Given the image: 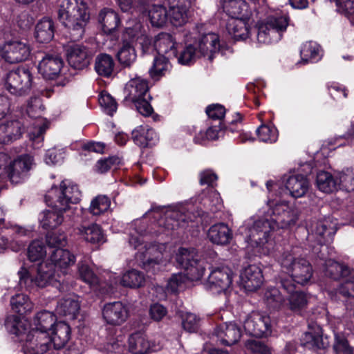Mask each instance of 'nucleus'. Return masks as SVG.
Here are the masks:
<instances>
[{
	"instance_id": "20",
	"label": "nucleus",
	"mask_w": 354,
	"mask_h": 354,
	"mask_svg": "<svg viewBox=\"0 0 354 354\" xmlns=\"http://www.w3.org/2000/svg\"><path fill=\"white\" fill-rule=\"evenodd\" d=\"M102 317L108 324L119 326L127 320L128 310L120 301L107 303L102 308Z\"/></svg>"
},
{
	"instance_id": "50",
	"label": "nucleus",
	"mask_w": 354,
	"mask_h": 354,
	"mask_svg": "<svg viewBox=\"0 0 354 354\" xmlns=\"http://www.w3.org/2000/svg\"><path fill=\"white\" fill-rule=\"evenodd\" d=\"M153 131L140 126L134 129L132 133V139L133 142L140 147H147L149 145V141L153 138Z\"/></svg>"
},
{
	"instance_id": "40",
	"label": "nucleus",
	"mask_w": 354,
	"mask_h": 354,
	"mask_svg": "<svg viewBox=\"0 0 354 354\" xmlns=\"http://www.w3.org/2000/svg\"><path fill=\"white\" fill-rule=\"evenodd\" d=\"M50 260L54 267L66 268L75 263V257L67 250L57 248L51 252Z\"/></svg>"
},
{
	"instance_id": "25",
	"label": "nucleus",
	"mask_w": 354,
	"mask_h": 354,
	"mask_svg": "<svg viewBox=\"0 0 354 354\" xmlns=\"http://www.w3.org/2000/svg\"><path fill=\"white\" fill-rule=\"evenodd\" d=\"M211 288L217 292L226 290L232 282V271L227 268H217L211 272L207 279Z\"/></svg>"
},
{
	"instance_id": "56",
	"label": "nucleus",
	"mask_w": 354,
	"mask_h": 354,
	"mask_svg": "<svg viewBox=\"0 0 354 354\" xmlns=\"http://www.w3.org/2000/svg\"><path fill=\"white\" fill-rule=\"evenodd\" d=\"M110 200L106 196H97L92 201L89 208L93 215H100L106 212L110 207Z\"/></svg>"
},
{
	"instance_id": "29",
	"label": "nucleus",
	"mask_w": 354,
	"mask_h": 354,
	"mask_svg": "<svg viewBox=\"0 0 354 354\" xmlns=\"http://www.w3.org/2000/svg\"><path fill=\"white\" fill-rule=\"evenodd\" d=\"M324 272L326 277L333 280H339L351 274L353 269L344 263L329 259L325 261Z\"/></svg>"
},
{
	"instance_id": "42",
	"label": "nucleus",
	"mask_w": 354,
	"mask_h": 354,
	"mask_svg": "<svg viewBox=\"0 0 354 354\" xmlns=\"http://www.w3.org/2000/svg\"><path fill=\"white\" fill-rule=\"evenodd\" d=\"M149 17L151 25L157 28L163 27L169 19L168 12L162 5H153L149 10Z\"/></svg>"
},
{
	"instance_id": "46",
	"label": "nucleus",
	"mask_w": 354,
	"mask_h": 354,
	"mask_svg": "<svg viewBox=\"0 0 354 354\" xmlns=\"http://www.w3.org/2000/svg\"><path fill=\"white\" fill-rule=\"evenodd\" d=\"M10 304L12 309L19 315H24L30 312L33 308L32 303L28 297L24 294H17L11 297Z\"/></svg>"
},
{
	"instance_id": "13",
	"label": "nucleus",
	"mask_w": 354,
	"mask_h": 354,
	"mask_svg": "<svg viewBox=\"0 0 354 354\" xmlns=\"http://www.w3.org/2000/svg\"><path fill=\"white\" fill-rule=\"evenodd\" d=\"M163 254L158 246L153 244L145 245L142 251L136 254V259L141 268L147 272L155 273L162 262Z\"/></svg>"
},
{
	"instance_id": "8",
	"label": "nucleus",
	"mask_w": 354,
	"mask_h": 354,
	"mask_svg": "<svg viewBox=\"0 0 354 354\" xmlns=\"http://www.w3.org/2000/svg\"><path fill=\"white\" fill-rule=\"evenodd\" d=\"M34 157L30 154H21L12 160L3 169L6 177L12 184L23 183L30 175L35 166Z\"/></svg>"
},
{
	"instance_id": "12",
	"label": "nucleus",
	"mask_w": 354,
	"mask_h": 354,
	"mask_svg": "<svg viewBox=\"0 0 354 354\" xmlns=\"http://www.w3.org/2000/svg\"><path fill=\"white\" fill-rule=\"evenodd\" d=\"M336 230V223H333L329 218H325L316 223L313 232L316 236L318 245L314 247L313 252L320 259H324L326 257L324 252L327 248L324 245L332 239Z\"/></svg>"
},
{
	"instance_id": "14",
	"label": "nucleus",
	"mask_w": 354,
	"mask_h": 354,
	"mask_svg": "<svg viewBox=\"0 0 354 354\" xmlns=\"http://www.w3.org/2000/svg\"><path fill=\"white\" fill-rule=\"evenodd\" d=\"M243 327L245 332L251 336H267L271 332L270 318L269 316L253 312L245 320Z\"/></svg>"
},
{
	"instance_id": "31",
	"label": "nucleus",
	"mask_w": 354,
	"mask_h": 354,
	"mask_svg": "<svg viewBox=\"0 0 354 354\" xmlns=\"http://www.w3.org/2000/svg\"><path fill=\"white\" fill-rule=\"evenodd\" d=\"M56 310L59 315L75 319L80 313V303L75 296H68L58 301Z\"/></svg>"
},
{
	"instance_id": "37",
	"label": "nucleus",
	"mask_w": 354,
	"mask_h": 354,
	"mask_svg": "<svg viewBox=\"0 0 354 354\" xmlns=\"http://www.w3.org/2000/svg\"><path fill=\"white\" fill-rule=\"evenodd\" d=\"M316 184L318 189L324 193H332L338 189V180L328 171H320L317 174Z\"/></svg>"
},
{
	"instance_id": "39",
	"label": "nucleus",
	"mask_w": 354,
	"mask_h": 354,
	"mask_svg": "<svg viewBox=\"0 0 354 354\" xmlns=\"http://www.w3.org/2000/svg\"><path fill=\"white\" fill-rule=\"evenodd\" d=\"M129 347L132 354H147L150 348V344L142 333L138 332L129 337Z\"/></svg>"
},
{
	"instance_id": "53",
	"label": "nucleus",
	"mask_w": 354,
	"mask_h": 354,
	"mask_svg": "<svg viewBox=\"0 0 354 354\" xmlns=\"http://www.w3.org/2000/svg\"><path fill=\"white\" fill-rule=\"evenodd\" d=\"M338 187L347 192L354 191V169H346L339 174Z\"/></svg>"
},
{
	"instance_id": "15",
	"label": "nucleus",
	"mask_w": 354,
	"mask_h": 354,
	"mask_svg": "<svg viewBox=\"0 0 354 354\" xmlns=\"http://www.w3.org/2000/svg\"><path fill=\"white\" fill-rule=\"evenodd\" d=\"M64 66L62 57L57 53H45L38 64L39 73L46 80H55L59 77Z\"/></svg>"
},
{
	"instance_id": "30",
	"label": "nucleus",
	"mask_w": 354,
	"mask_h": 354,
	"mask_svg": "<svg viewBox=\"0 0 354 354\" xmlns=\"http://www.w3.org/2000/svg\"><path fill=\"white\" fill-rule=\"evenodd\" d=\"M224 11L231 19H249L248 5L244 0H222Z\"/></svg>"
},
{
	"instance_id": "51",
	"label": "nucleus",
	"mask_w": 354,
	"mask_h": 354,
	"mask_svg": "<svg viewBox=\"0 0 354 354\" xmlns=\"http://www.w3.org/2000/svg\"><path fill=\"white\" fill-rule=\"evenodd\" d=\"M46 254L44 243L40 241H33L27 250L28 259L32 262L41 260Z\"/></svg>"
},
{
	"instance_id": "11",
	"label": "nucleus",
	"mask_w": 354,
	"mask_h": 354,
	"mask_svg": "<svg viewBox=\"0 0 354 354\" xmlns=\"http://www.w3.org/2000/svg\"><path fill=\"white\" fill-rule=\"evenodd\" d=\"M29 44L23 40L11 39L5 43L1 49L2 57L6 62L15 64L26 61L30 55Z\"/></svg>"
},
{
	"instance_id": "19",
	"label": "nucleus",
	"mask_w": 354,
	"mask_h": 354,
	"mask_svg": "<svg viewBox=\"0 0 354 354\" xmlns=\"http://www.w3.org/2000/svg\"><path fill=\"white\" fill-rule=\"evenodd\" d=\"M214 335L221 344L230 346L239 341L241 331L236 324L223 323L216 326L214 331Z\"/></svg>"
},
{
	"instance_id": "63",
	"label": "nucleus",
	"mask_w": 354,
	"mask_h": 354,
	"mask_svg": "<svg viewBox=\"0 0 354 354\" xmlns=\"http://www.w3.org/2000/svg\"><path fill=\"white\" fill-rule=\"evenodd\" d=\"M245 345L246 348L254 354H270L269 347L262 341L250 339Z\"/></svg>"
},
{
	"instance_id": "22",
	"label": "nucleus",
	"mask_w": 354,
	"mask_h": 354,
	"mask_svg": "<svg viewBox=\"0 0 354 354\" xmlns=\"http://www.w3.org/2000/svg\"><path fill=\"white\" fill-rule=\"evenodd\" d=\"M80 196L81 192L77 185H66L65 182L62 181L60 185L59 195L55 201V209L68 210L71 207L70 204L77 203L80 200Z\"/></svg>"
},
{
	"instance_id": "17",
	"label": "nucleus",
	"mask_w": 354,
	"mask_h": 354,
	"mask_svg": "<svg viewBox=\"0 0 354 354\" xmlns=\"http://www.w3.org/2000/svg\"><path fill=\"white\" fill-rule=\"evenodd\" d=\"M301 344L313 349H325L330 345L328 336H323L322 328L316 323L308 324V330L300 338Z\"/></svg>"
},
{
	"instance_id": "45",
	"label": "nucleus",
	"mask_w": 354,
	"mask_h": 354,
	"mask_svg": "<svg viewBox=\"0 0 354 354\" xmlns=\"http://www.w3.org/2000/svg\"><path fill=\"white\" fill-rule=\"evenodd\" d=\"M308 299L309 297L306 292L297 290L289 295V308L292 311L299 313L306 308Z\"/></svg>"
},
{
	"instance_id": "5",
	"label": "nucleus",
	"mask_w": 354,
	"mask_h": 354,
	"mask_svg": "<svg viewBox=\"0 0 354 354\" xmlns=\"http://www.w3.org/2000/svg\"><path fill=\"white\" fill-rule=\"evenodd\" d=\"M32 84V73L25 66H19L9 71L6 75V88L12 95L21 96L28 94Z\"/></svg>"
},
{
	"instance_id": "10",
	"label": "nucleus",
	"mask_w": 354,
	"mask_h": 354,
	"mask_svg": "<svg viewBox=\"0 0 354 354\" xmlns=\"http://www.w3.org/2000/svg\"><path fill=\"white\" fill-rule=\"evenodd\" d=\"M268 214L271 221L281 229L295 225L299 217L298 209L293 206H290L287 203L276 204L269 209Z\"/></svg>"
},
{
	"instance_id": "33",
	"label": "nucleus",
	"mask_w": 354,
	"mask_h": 354,
	"mask_svg": "<svg viewBox=\"0 0 354 354\" xmlns=\"http://www.w3.org/2000/svg\"><path fill=\"white\" fill-rule=\"evenodd\" d=\"M98 21L101 24L103 31L106 34L113 33L120 24L118 14L112 9L104 8L98 15Z\"/></svg>"
},
{
	"instance_id": "52",
	"label": "nucleus",
	"mask_w": 354,
	"mask_h": 354,
	"mask_svg": "<svg viewBox=\"0 0 354 354\" xmlns=\"http://www.w3.org/2000/svg\"><path fill=\"white\" fill-rule=\"evenodd\" d=\"M169 66V59L163 55H160L154 59L152 68L149 70V73L153 79L158 80L164 75L165 71H167Z\"/></svg>"
},
{
	"instance_id": "4",
	"label": "nucleus",
	"mask_w": 354,
	"mask_h": 354,
	"mask_svg": "<svg viewBox=\"0 0 354 354\" xmlns=\"http://www.w3.org/2000/svg\"><path fill=\"white\" fill-rule=\"evenodd\" d=\"M178 265L185 271L187 277L192 281L201 279L205 272V261L201 259L194 248H180L176 254Z\"/></svg>"
},
{
	"instance_id": "64",
	"label": "nucleus",
	"mask_w": 354,
	"mask_h": 354,
	"mask_svg": "<svg viewBox=\"0 0 354 354\" xmlns=\"http://www.w3.org/2000/svg\"><path fill=\"white\" fill-rule=\"evenodd\" d=\"M348 279L341 283L337 289L338 292L344 297H354V270Z\"/></svg>"
},
{
	"instance_id": "16",
	"label": "nucleus",
	"mask_w": 354,
	"mask_h": 354,
	"mask_svg": "<svg viewBox=\"0 0 354 354\" xmlns=\"http://www.w3.org/2000/svg\"><path fill=\"white\" fill-rule=\"evenodd\" d=\"M25 340V348L29 354H44L51 345V339L48 333L39 330L29 331Z\"/></svg>"
},
{
	"instance_id": "41",
	"label": "nucleus",
	"mask_w": 354,
	"mask_h": 354,
	"mask_svg": "<svg viewBox=\"0 0 354 354\" xmlns=\"http://www.w3.org/2000/svg\"><path fill=\"white\" fill-rule=\"evenodd\" d=\"M145 283V274L139 270L132 269L126 272L122 277L121 284L131 288L142 287Z\"/></svg>"
},
{
	"instance_id": "55",
	"label": "nucleus",
	"mask_w": 354,
	"mask_h": 354,
	"mask_svg": "<svg viewBox=\"0 0 354 354\" xmlns=\"http://www.w3.org/2000/svg\"><path fill=\"white\" fill-rule=\"evenodd\" d=\"M44 109L42 100L38 97H32L28 102L26 112L30 118H39L42 116Z\"/></svg>"
},
{
	"instance_id": "18",
	"label": "nucleus",
	"mask_w": 354,
	"mask_h": 354,
	"mask_svg": "<svg viewBox=\"0 0 354 354\" xmlns=\"http://www.w3.org/2000/svg\"><path fill=\"white\" fill-rule=\"evenodd\" d=\"M66 55L69 65L77 70L87 67L93 57V53L88 47L78 44L70 46Z\"/></svg>"
},
{
	"instance_id": "26",
	"label": "nucleus",
	"mask_w": 354,
	"mask_h": 354,
	"mask_svg": "<svg viewBox=\"0 0 354 354\" xmlns=\"http://www.w3.org/2000/svg\"><path fill=\"white\" fill-rule=\"evenodd\" d=\"M310 181L302 174L290 176L286 182V188L294 198H300L306 194L310 189Z\"/></svg>"
},
{
	"instance_id": "7",
	"label": "nucleus",
	"mask_w": 354,
	"mask_h": 354,
	"mask_svg": "<svg viewBox=\"0 0 354 354\" xmlns=\"http://www.w3.org/2000/svg\"><path fill=\"white\" fill-rule=\"evenodd\" d=\"M19 284L22 288H29L32 284L39 288H45L55 281L54 266L48 263H41L39 266L37 275L32 278L30 276L28 270L21 267L18 272Z\"/></svg>"
},
{
	"instance_id": "28",
	"label": "nucleus",
	"mask_w": 354,
	"mask_h": 354,
	"mask_svg": "<svg viewBox=\"0 0 354 354\" xmlns=\"http://www.w3.org/2000/svg\"><path fill=\"white\" fill-rule=\"evenodd\" d=\"M207 237L214 244L225 245L230 243L232 240V232L227 225L223 223H219L209 227L207 232Z\"/></svg>"
},
{
	"instance_id": "44",
	"label": "nucleus",
	"mask_w": 354,
	"mask_h": 354,
	"mask_svg": "<svg viewBox=\"0 0 354 354\" xmlns=\"http://www.w3.org/2000/svg\"><path fill=\"white\" fill-rule=\"evenodd\" d=\"M55 317L54 315L47 310L38 313L34 318V325L35 328L32 330H39V331H47L54 327L55 325Z\"/></svg>"
},
{
	"instance_id": "3",
	"label": "nucleus",
	"mask_w": 354,
	"mask_h": 354,
	"mask_svg": "<svg viewBox=\"0 0 354 354\" xmlns=\"http://www.w3.org/2000/svg\"><path fill=\"white\" fill-rule=\"evenodd\" d=\"M147 82L140 77H135L127 84L124 92V101L133 104L137 111L144 116H149L153 113V108L149 101L151 97L148 93Z\"/></svg>"
},
{
	"instance_id": "35",
	"label": "nucleus",
	"mask_w": 354,
	"mask_h": 354,
	"mask_svg": "<svg viewBox=\"0 0 354 354\" xmlns=\"http://www.w3.org/2000/svg\"><path fill=\"white\" fill-rule=\"evenodd\" d=\"M66 211V209H56L55 202H54L52 210H46L41 213L40 222L42 227L46 230L57 227L64 221L63 213Z\"/></svg>"
},
{
	"instance_id": "32",
	"label": "nucleus",
	"mask_w": 354,
	"mask_h": 354,
	"mask_svg": "<svg viewBox=\"0 0 354 354\" xmlns=\"http://www.w3.org/2000/svg\"><path fill=\"white\" fill-rule=\"evenodd\" d=\"M50 337L55 349L59 350L64 348L70 339L71 327L65 322H57L54 326L52 335Z\"/></svg>"
},
{
	"instance_id": "36",
	"label": "nucleus",
	"mask_w": 354,
	"mask_h": 354,
	"mask_svg": "<svg viewBox=\"0 0 354 354\" xmlns=\"http://www.w3.org/2000/svg\"><path fill=\"white\" fill-rule=\"evenodd\" d=\"M55 27L53 20L44 18L35 27V38L39 43H48L54 37Z\"/></svg>"
},
{
	"instance_id": "59",
	"label": "nucleus",
	"mask_w": 354,
	"mask_h": 354,
	"mask_svg": "<svg viewBox=\"0 0 354 354\" xmlns=\"http://www.w3.org/2000/svg\"><path fill=\"white\" fill-rule=\"evenodd\" d=\"M5 326L10 333L17 336L21 335L26 328L23 327L20 319L17 315L8 316L5 320Z\"/></svg>"
},
{
	"instance_id": "38",
	"label": "nucleus",
	"mask_w": 354,
	"mask_h": 354,
	"mask_svg": "<svg viewBox=\"0 0 354 354\" xmlns=\"http://www.w3.org/2000/svg\"><path fill=\"white\" fill-rule=\"evenodd\" d=\"M115 62L113 57L106 53H101L95 58V69L97 73L105 77H110L114 70Z\"/></svg>"
},
{
	"instance_id": "21",
	"label": "nucleus",
	"mask_w": 354,
	"mask_h": 354,
	"mask_svg": "<svg viewBox=\"0 0 354 354\" xmlns=\"http://www.w3.org/2000/svg\"><path fill=\"white\" fill-rule=\"evenodd\" d=\"M25 131V126L20 120H6L0 124V143H12L19 139Z\"/></svg>"
},
{
	"instance_id": "43",
	"label": "nucleus",
	"mask_w": 354,
	"mask_h": 354,
	"mask_svg": "<svg viewBox=\"0 0 354 354\" xmlns=\"http://www.w3.org/2000/svg\"><path fill=\"white\" fill-rule=\"evenodd\" d=\"M116 57L123 67H131L136 62L137 55L134 47L129 43H124L117 53Z\"/></svg>"
},
{
	"instance_id": "54",
	"label": "nucleus",
	"mask_w": 354,
	"mask_h": 354,
	"mask_svg": "<svg viewBox=\"0 0 354 354\" xmlns=\"http://www.w3.org/2000/svg\"><path fill=\"white\" fill-rule=\"evenodd\" d=\"M80 277L86 283L93 286L98 283V277L90 266L85 262L80 261L77 266Z\"/></svg>"
},
{
	"instance_id": "48",
	"label": "nucleus",
	"mask_w": 354,
	"mask_h": 354,
	"mask_svg": "<svg viewBox=\"0 0 354 354\" xmlns=\"http://www.w3.org/2000/svg\"><path fill=\"white\" fill-rule=\"evenodd\" d=\"M175 44L176 43L172 35L169 33H161L158 35L155 44L160 54L171 53L174 56H176Z\"/></svg>"
},
{
	"instance_id": "6",
	"label": "nucleus",
	"mask_w": 354,
	"mask_h": 354,
	"mask_svg": "<svg viewBox=\"0 0 354 354\" xmlns=\"http://www.w3.org/2000/svg\"><path fill=\"white\" fill-rule=\"evenodd\" d=\"M272 226L268 219H259L252 226L245 228V241L260 254H266L269 249L266 246Z\"/></svg>"
},
{
	"instance_id": "24",
	"label": "nucleus",
	"mask_w": 354,
	"mask_h": 354,
	"mask_svg": "<svg viewBox=\"0 0 354 354\" xmlns=\"http://www.w3.org/2000/svg\"><path fill=\"white\" fill-rule=\"evenodd\" d=\"M241 279L246 290H257L263 283V277L261 270L255 265L246 267L241 274Z\"/></svg>"
},
{
	"instance_id": "34",
	"label": "nucleus",
	"mask_w": 354,
	"mask_h": 354,
	"mask_svg": "<svg viewBox=\"0 0 354 354\" xmlns=\"http://www.w3.org/2000/svg\"><path fill=\"white\" fill-rule=\"evenodd\" d=\"M249 19H230L226 25V29L234 40H244L248 37Z\"/></svg>"
},
{
	"instance_id": "49",
	"label": "nucleus",
	"mask_w": 354,
	"mask_h": 354,
	"mask_svg": "<svg viewBox=\"0 0 354 354\" xmlns=\"http://www.w3.org/2000/svg\"><path fill=\"white\" fill-rule=\"evenodd\" d=\"M263 300L268 308L273 310L280 309L285 301L280 291L275 288L268 289L265 292Z\"/></svg>"
},
{
	"instance_id": "58",
	"label": "nucleus",
	"mask_w": 354,
	"mask_h": 354,
	"mask_svg": "<svg viewBox=\"0 0 354 354\" xmlns=\"http://www.w3.org/2000/svg\"><path fill=\"white\" fill-rule=\"evenodd\" d=\"M182 326L188 333H196L200 327V319L191 313H186L182 315Z\"/></svg>"
},
{
	"instance_id": "62",
	"label": "nucleus",
	"mask_w": 354,
	"mask_h": 354,
	"mask_svg": "<svg viewBox=\"0 0 354 354\" xmlns=\"http://www.w3.org/2000/svg\"><path fill=\"white\" fill-rule=\"evenodd\" d=\"M337 10L350 20L354 19V0H336Z\"/></svg>"
},
{
	"instance_id": "9",
	"label": "nucleus",
	"mask_w": 354,
	"mask_h": 354,
	"mask_svg": "<svg viewBox=\"0 0 354 354\" xmlns=\"http://www.w3.org/2000/svg\"><path fill=\"white\" fill-rule=\"evenodd\" d=\"M289 19L287 16H270L258 24L259 42L269 44L272 38L280 39V32L286 30Z\"/></svg>"
},
{
	"instance_id": "2",
	"label": "nucleus",
	"mask_w": 354,
	"mask_h": 354,
	"mask_svg": "<svg viewBox=\"0 0 354 354\" xmlns=\"http://www.w3.org/2000/svg\"><path fill=\"white\" fill-rule=\"evenodd\" d=\"M278 261L282 269L291 274L298 284H306L313 276L312 265L301 256L299 247H292L285 250L281 254Z\"/></svg>"
},
{
	"instance_id": "57",
	"label": "nucleus",
	"mask_w": 354,
	"mask_h": 354,
	"mask_svg": "<svg viewBox=\"0 0 354 354\" xmlns=\"http://www.w3.org/2000/svg\"><path fill=\"white\" fill-rule=\"evenodd\" d=\"M169 19L171 24L176 27L185 24L189 17V9H169Z\"/></svg>"
},
{
	"instance_id": "27",
	"label": "nucleus",
	"mask_w": 354,
	"mask_h": 354,
	"mask_svg": "<svg viewBox=\"0 0 354 354\" xmlns=\"http://www.w3.org/2000/svg\"><path fill=\"white\" fill-rule=\"evenodd\" d=\"M192 221L189 213L180 211L169 212L165 218L160 221V225L167 230H175L178 228H186L189 222Z\"/></svg>"
},
{
	"instance_id": "23",
	"label": "nucleus",
	"mask_w": 354,
	"mask_h": 354,
	"mask_svg": "<svg viewBox=\"0 0 354 354\" xmlns=\"http://www.w3.org/2000/svg\"><path fill=\"white\" fill-rule=\"evenodd\" d=\"M196 45L201 57L207 56L208 59L212 61L214 55L220 50L219 37L213 32L205 34L201 36Z\"/></svg>"
},
{
	"instance_id": "47",
	"label": "nucleus",
	"mask_w": 354,
	"mask_h": 354,
	"mask_svg": "<svg viewBox=\"0 0 354 354\" xmlns=\"http://www.w3.org/2000/svg\"><path fill=\"white\" fill-rule=\"evenodd\" d=\"M79 234L82 236L83 239L91 243H100L103 235L100 226L97 224H92L88 226L82 225L78 228Z\"/></svg>"
},
{
	"instance_id": "1",
	"label": "nucleus",
	"mask_w": 354,
	"mask_h": 354,
	"mask_svg": "<svg viewBox=\"0 0 354 354\" xmlns=\"http://www.w3.org/2000/svg\"><path fill=\"white\" fill-rule=\"evenodd\" d=\"M57 17L67 29L70 39L76 41L83 37L90 15L84 3L77 0H63L57 11Z\"/></svg>"
},
{
	"instance_id": "61",
	"label": "nucleus",
	"mask_w": 354,
	"mask_h": 354,
	"mask_svg": "<svg viewBox=\"0 0 354 354\" xmlns=\"http://www.w3.org/2000/svg\"><path fill=\"white\" fill-rule=\"evenodd\" d=\"M199 52L196 46L189 44L181 51L178 57V62L182 64H188L196 57H200Z\"/></svg>"
},
{
	"instance_id": "60",
	"label": "nucleus",
	"mask_w": 354,
	"mask_h": 354,
	"mask_svg": "<svg viewBox=\"0 0 354 354\" xmlns=\"http://www.w3.org/2000/svg\"><path fill=\"white\" fill-rule=\"evenodd\" d=\"M98 100L100 106L104 109L109 115H112L116 111L118 108L117 102L108 93L102 92Z\"/></svg>"
}]
</instances>
